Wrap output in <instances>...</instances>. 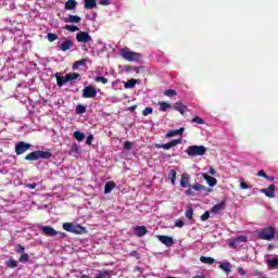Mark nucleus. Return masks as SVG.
<instances>
[{"instance_id":"obj_5","label":"nucleus","mask_w":278,"mask_h":278,"mask_svg":"<svg viewBox=\"0 0 278 278\" xmlns=\"http://www.w3.org/2000/svg\"><path fill=\"white\" fill-rule=\"evenodd\" d=\"M31 149V144L25 141H20L15 144V153L16 155H23V153H27Z\"/></svg>"},{"instance_id":"obj_24","label":"nucleus","mask_w":278,"mask_h":278,"mask_svg":"<svg viewBox=\"0 0 278 278\" xmlns=\"http://www.w3.org/2000/svg\"><path fill=\"white\" fill-rule=\"evenodd\" d=\"M65 84H68V78L66 76H56V85L62 88Z\"/></svg>"},{"instance_id":"obj_18","label":"nucleus","mask_w":278,"mask_h":278,"mask_svg":"<svg viewBox=\"0 0 278 278\" xmlns=\"http://www.w3.org/2000/svg\"><path fill=\"white\" fill-rule=\"evenodd\" d=\"M25 160L27 162H36L37 160H39V152L38 151L30 152L25 156Z\"/></svg>"},{"instance_id":"obj_11","label":"nucleus","mask_w":278,"mask_h":278,"mask_svg":"<svg viewBox=\"0 0 278 278\" xmlns=\"http://www.w3.org/2000/svg\"><path fill=\"white\" fill-rule=\"evenodd\" d=\"M75 47V41L73 40H64L60 46L59 49L63 52L71 51Z\"/></svg>"},{"instance_id":"obj_55","label":"nucleus","mask_w":278,"mask_h":278,"mask_svg":"<svg viewBox=\"0 0 278 278\" xmlns=\"http://www.w3.org/2000/svg\"><path fill=\"white\" fill-rule=\"evenodd\" d=\"M257 177H263V179L268 178V175H266V172L264 169H261L257 172Z\"/></svg>"},{"instance_id":"obj_34","label":"nucleus","mask_w":278,"mask_h":278,"mask_svg":"<svg viewBox=\"0 0 278 278\" xmlns=\"http://www.w3.org/2000/svg\"><path fill=\"white\" fill-rule=\"evenodd\" d=\"M267 266H269V268H277V266H278V258H269V260H267Z\"/></svg>"},{"instance_id":"obj_52","label":"nucleus","mask_w":278,"mask_h":278,"mask_svg":"<svg viewBox=\"0 0 278 278\" xmlns=\"http://www.w3.org/2000/svg\"><path fill=\"white\" fill-rule=\"evenodd\" d=\"M15 251L16 253H23L25 251V247H23L21 243H17Z\"/></svg>"},{"instance_id":"obj_62","label":"nucleus","mask_w":278,"mask_h":278,"mask_svg":"<svg viewBox=\"0 0 278 278\" xmlns=\"http://www.w3.org/2000/svg\"><path fill=\"white\" fill-rule=\"evenodd\" d=\"M208 173H210V175H216V169H214L213 167H211V168L208 169Z\"/></svg>"},{"instance_id":"obj_30","label":"nucleus","mask_w":278,"mask_h":278,"mask_svg":"<svg viewBox=\"0 0 278 278\" xmlns=\"http://www.w3.org/2000/svg\"><path fill=\"white\" fill-rule=\"evenodd\" d=\"M75 8H77V1H75V0H67L65 2V10H74Z\"/></svg>"},{"instance_id":"obj_44","label":"nucleus","mask_w":278,"mask_h":278,"mask_svg":"<svg viewBox=\"0 0 278 278\" xmlns=\"http://www.w3.org/2000/svg\"><path fill=\"white\" fill-rule=\"evenodd\" d=\"M76 112H77L78 114H86V106H85V105H81V104L77 105V106H76Z\"/></svg>"},{"instance_id":"obj_25","label":"nucleus","mask_w":278,"mask_h":278,"mask_svg":"<svg viewBox=\"0 0 278 278\" xmlns=\"http://www.w3.org/2000/svg\"><path fill=\"white\" fill-rule=\"evenodd\" d=\"M219 268H220L222 270H224V273H226V275H229V273H231V263H229V262L222 263V264L219 265Z\"/></svg>"},{"instance_id":"obj_58","label":"nucleus","mask_w":278,"mask_h":278,"mask_svg":"<svg viewBox=\"0 0 278 278\" xmlns=\"http://www.w3.org/2000/svg\"><path fill=\"white\" fill-rule=\"evenodd\" d=\"M38 186V184L34 182V184H28L26 185V188H29V190H35V188Z\"/></svg>"},{"instance_id":"obj_57","label":"nucleus","mask_w":278,"mask_h":278,"mask_svg":"<svg viewBox=\"0 0 278 278\" xmlns=\"http://www.w3.org/2000/svg\"><path fill=\"white\" fill-rule=\"evenodd\" d=\"M130 257H136V260H140V253H138V251H131Z\"/></svg>"},{"instance_id":"obj_36","label":"nucleus","mask_w":278,"mask_h":278,"mask_svg":"<svg viewBox=\"0 0 278 278\" xmlns=\"http://www.w3.org/2000/svg\"><path fill=\"white\" fill-rule=\"evenodd\" d=\"M192 190H195V192H201V190H206L205 186L201 184H194L191 185Z\"/></svg>"},{"instance_id":"obj_13","label":"nucleus","mask_w":278,"mask_h":278,"mask_svg":"<svg viewBox=\"0 0 278 278\" xmlns=\"http://www.w3.org/2000/svg\"><path fill=\"white\" fill-rule=\"evenodd\" d=\"M173 109L176 111V112H179L182 116L186 114V111L188 110V105L181 103V102H176L174 105H173Z\"/></svg>"},{"instance_id":"obj_20","label":"nucleus","mask_w":278,"mask_h":278,"mask_svg":"<svg viewBox=\"0 0 278 278\" xmlns=\"http://www.w3.org/2000/svg\"><path fill=\"white\" fill-rule=\"evenodd\" d=\"M114 188H116V182L108 181L104 187V194H110Z\"/></svg>"},{"instance_id":"obj_3","label":"nucleus","mask_w":278,"mask_h":278,"mask_svg":"<svg viewBox=\"0 0 278 278\" xmlns=\"http://www.w3.org/2000/svg\"><path fill=\"white\" fill-rule=\"evenodd\" d=\"M63 229L64 231H68L70 233H76V236H81L86 233V227L75 225L73 223H64Z\"/></svg>"},{"instance_id":"obj_63","label":"nucleus","mask_w":278,"mask_h":278,"mask_svg":"<svg viewBox=\"0 0 278 278\" xmlns=\"http://www.w3.org/2000/svg\"><path fill=\"white\" fill-rule=\"evenodd\" d=\"M142 67H134V71H135V73H140V70H141Z\"/></svg>"},{"instance_id":"obj_46","label":"nucleus","mask_w":278,"mask_h":278,"mask_svg":"<svg viewBox=\"0 0 278 278\" xmlns=\"http://www.w3.org/2000/svg\"><path fill=\"white\" fill-rule=\"evenodd\" d=\"M131 147H134V143L131 141H125L124 142L125 151H130Z\"/></svg>"},{"instance_id":"obj_64","label":"nucleus","mask_w":278,"mask_h":278,"mask_svg":"<svg viewBox=\"0 0 278 278\" xmlns=\"http://www.w3.org/2000/svg\"><path fill=\"white\" fill-rule=\"evenodd\" d=\"M193 278H205V275H197Z\"/></svg>"},{"instance_id":"obj_8","label":"nucleus","mask_w":278,"mask_h":278,"mask_svg":"<svg viewBox=\"0 0 278 278\" xmlns=\"http://www.w3.org/2000/svg\"><path fill=\"white\" fill-rule=\"evenodd\" d=\"M177 144H181V139H174L167 143H156V149H165L166 151H169V149H173V147H177Z\"/></svg>"},{"instance_id":"obj_35","label":"nucleus","mask_w":278,"mask_h":278,"mask_svg":"<svg viewBox=\"0 0 278 278\" xmlns=\"http://www.w3.org/2000/svg\"><path fill=\"white\" fill-rule=\"evenodd\" d=\"M65 77H67V81H75V79L79 78V74L68 73L67 75H65Z\"/></svg>"},{"instance_id":"obj_32","label":"nucleus","mask_w":278,"mask_h":278,"mask_svg":"<svg viewBox=\"0 0 278 278\" xmlns=\"http://www.w3.org/2000/svg\"><path fill=\"white\" fill-rule=\"evenodd\" d=\"M200 262H202V264H214L216 262V260H214L213 257L210 256H201L200 257Z\"/></svg>"},{"instance_id":"obj_37","label":"nucleus","mask_w":278,"mask_h":278,"mask_svg":"<svg viewBox=\"0 0 278 278\" xmlns=\"http://www.w3.org/2000/svg\"><path fill=\"white\" fill-rule=\"evenodd\" d=\"M63 29H66V31H79V27H77L76 25H65L63 27Z\"/></svg>"},{"instance_id":"obj_42","label":"nucleus","mask_w":278,"mask_h":278,"mask_svg":"<svg viewBox=\"0 0 278 278\" xmlns=\"http://www.w3.org/2000/svg\"><path fill=\"white\" fill-rule=\"evenodd\" d=\"M47 38H48L49 42H55V40H58V35L53 34V33H49L47 35Z\"/></svg>"},{"instance_id":"obj_50","label":"nucleus","mask_w":278,"mask_h":278,"mask_svg":"<svg viewBox=\"0 0 278 278\" xmlns=\"http://www.w3.org/2000/svg\"><path fill=\"white\" fill-rule=\"evenodd\" d=\"M94 81H100L101 84H108V78L103 76L96 77Z\"/></svg>"},{"instance_id":"obj_29","label":"nucleus","mask_w":278,"mask_h":278,"mask_svg":"<svg viewBox=\"0 0 278 278\" xmlns=\"http://www.w3.org/2000/svg\"><path fill=\"white\" fill-rule=\"evenodd\" d=\"M5 266L8 268H17L18 267V262L15 261L14 258H9L7 262H5Z\"/></svg>"},{"instance_id":"obj_1","label":"nucleus","mask_w":278,"mask_h":278,"mask_svg":"<svg viewBox=\"0 0 278 278\" xmlns=\"http://www.w3.org/2000/svg\"><path fill=\"white\" fill-rule=\"evenodd\" d=\"M121 55L127 62H140L142 60V53L134 52L129 48H124L121 50Z\"/></svg>"},{"instance_id":"obj_47","label":"nucleus","mask_w":278,"mask_h":278,"mask_svg":"<svg viewBox=\"0 0 278 278\" xmlns=\"http://www.w3.org/2000/svg\"><path fill=\"white\" fill-rule=\"evenodd\" d=\"M105 277H110V271L104 270L101 271L98 276H96L94 278H105Z\"/></svg>"},{"instance_id":"obj_19","label":"nucleus","mask_w":278,"mask_h":278,"mask_svg":"<svg viewBox=\"0 0 278 278\" xmlns=\"http://www.w3.org/2000/svg\"><path fill=\"white\" fill-rule=\"evenodd\" d=\"M203 178L208 184V186L214 187L216 184H218V180L207 174H203Z\"/></svg>"},{"instance_id":"obj_6","label":"nucleus","mask_w":278,"mask_h":278,"mask_svg":"<svg viewBox=\"0 0 278 278\" xmlns=\"http://www.w3.org/2000/svg\"><path fill=\"white\" fill-rule=\"evenodd\" d=\"M76 41L86 45L88 42H92V36H90L88 31L81 30L76 34Z\"/></svg>"},{"instance_id":"obj_51","label":"nucleus","mask_w":278,"mask_h":278,"mask_svg":"<svg viewBox=\"0 0 278 278\" xmlns=\"http://www.w3.org/2000/svg\"><path fill=\"white\" fill-rule=\"evenodd\" d=\"M92 140H94V135H89L87 137V140H86V144H88L89 147L92 146Z\"/></svg>"},{"instance_id":"obj_28","label":"nucleus","mask_w":278,"mask_h":278,"mask_svg":"<svg viewBox=\"0 0 278 278\" xmlns=\"http://www.w3.org/2000/svg\"><path fill=\"white\" fill-rule=\"evenodd\" d=\"M86 64H88V60H86V59L76 61V62L73 64V71H77V68H79L80 66H86Z\"/></svg>"},{"instance_id":"obj_45","label":"nucleus","mask_w":278,"mask_h":278,"mask_svg":"<svg viewBox=\"0 0 278 278\" xmlns=\"http://www.w3.org/2000/svg\"><path fill=\"white\" fill-rule=\"evenodd\" d=\"M149 114H153V108H146L143 111H142V115L143 116H149Z\"/></svg>"},{"instance_id":"obj_15","label":"nucleus","mask_w":278,"mask_h":278,"mask_svg":"<svg viewBox=\"0 0 278 278\" xmlns=\"http://www.w3.org/2000/svg\"><path fill=\"white\" fill-rule=\"evenodd\" d=\"M64 23H81V17H79V15L68 14L64 17Z\"/></svg>"},{"instance_id":"obj_40","label":"nucleus","mask_w":278,"mask_h":278,"mask_svg":"<svg viewBox=\"0 0 278 278\" xmlns=\"http://www.w3.org/2000/svg\"><path fill=\"white\" fill-rule=\"evenodd\" d=\"M191 123H195L197 125H205V121L201 118L200 116H194L191 119Z\"/></svg>"},{"instance_id":"obj_23","label":"nucleus","mask_w":278,"mask_h":278,"mask_svg":"<svg viewBox=\"0 0 278 278\" xmlns=\"http://www.w3.org/2000/svg\"><path fill=\"white\" fill-rule=\"evenodd\" d=\"M97 8V0H85L86 10H94Z\"/></svg>"},{"instance_id":"obj_38","label":"nucleus","mask_w":278,"mask_h":278,"mask_svg":"<svg viewBox=\"0 0 278 278\" xmlns=\"http://www.w3.org/2000/svg\"><path fill=\"white\" fill-rule=\"evenodd\" d=\"M18 262H21V264H27V262H29V254L24 253L20 256Z\"/></svg>"},{"instance_id":"obj_60","label":"nucleus","mask_w":278,"mask_h":278,"mask_svg":"<svg viewBox=\"0 0 278 278\" xmlns=\"http://www.w3.org/2000/svg\"><path fill=\"white\" fill-rule=\"evenodd\" d=\"M100 5H110V0H99Z\"/></svg>"},{"instance_id":"obj_61","label":"nucleus","mask_w":278,"mask_h":278,"mask_svg":"<svg viewBox=\"0 0 278 278\" xmlns=\"http://www.w3.org/2000/svg\"><path fill=\"white\" fill-rule=\"evenodd\" d=\"M238 242H236V239L233 240V242L229 243V247H231L232 249H236L238 247Z\"/></svg>"},{"instance_id":"obj_54","label":"nucleus","mask_w":278,"mask_h":278,"mask_svg":"<svg viewBox=\"0 0 278 278\" xmlns=\"http://www.w3.org/2000/svg\"><path fill=\"white\" fill-rule=\"evenodd\" d=\"M240 188H241V190H249V188H251V186H249V184H247L245 181H241Z\"/></svg>"},{"instance_id":"obj_33","label":"nucleus","mask_w":278,"mask_h":278,"mask_svg":"<svg viewBox=\"0 0 278 278\" xmlns=\"http://www.w3.org/2000/svg\"><path fill=\"white\" fill-rule=\"evenodd\" d=\"M186 218L188 220H193L194 219V210L192 207H189L186 213H185Z\"/></svg>"},{"instance_id":"obj_53","label":"nucleus","mask_w":278,"mask_h":278,"mask_svg":"<svg viewBox=\"0 0 278 278\" xmlns=\"http://www.w3.org/2000/svg\"><path fill=\"white\" fill-rule=\"evenodd\" d=\"M210 218V211L204 212V214L201 216V220L205 223Z\"/></svg>"},{"instance_id":"obj_12","label":"nucleus","mask_w":278,"mask_h":278,"mask_svg":"<svg viewBox=\"0 0 278 278\" xmlns=\"http://www.w3.org/2000/svg\"><path fill=\"white\" fill-rule=\"evenodd\" d=\"M157 238L160 242H162V244H165V247H173V244H175V241L173 240V238L166 235H161Z\"/></svg>"},{"instance_id":"obj_4","label":"nucleus","mask_w":278,"mask_h":278,"mask_svg":"<svg viewBox=\"0 0 278 278\" xmlns=\"http://www.w3.org/2000/svg\"><path fill=\"white\" fill-rule=\"evenodd\" d=\"M207 148L205 146H190L187 148L186 153L191 157H197L201 155H205Z\"/></svg>"},{"instance_id":"obj_21","label":"nucleus","mask_w":278,"mask_h":278,"mask_svg":"<svg viewBox=\"0 0 278 278\" xmlns=\"http://www.w3.org/2000/svg\"><path fill=\"white\" fill-rule=\"evenodd\" d=\"M39 153V160H51L53 157V154L50 151H40L38 150Z\"/></svg>"},{"instance_id":"obj_48","label":"nucleus","mask_w":278,"mask_h":278,"mask_svg":"<svg viewBox=\"0 0 278 278\" xmlns=\"http://www.w3.org/2000/svg\"><path fill=\"white\" fill-rule=\"evenodd\" d=\"M71 151H72L73 153H79V146H78L77 143H73V144L71 146Z\"/></svg>"},{"instance_id":"obj_27","label":"nucleus","mask_w":278,"mask_h":278,"mask_svg":"<svg viewBox=\"0 0 278 278\" xmlns=\"http://www.w3.org/2000/svg\"><path fill=\"white\" fill-rule=\"evenodd\" d=\"M159 105H160L159 108L160 112H167L173 108V105H170L168 102H159Z\"/></svg>"},{"instance_id":"obj_41","label":"nucleus","mask_w":278,"mask_h":278,"mask_svg":"<svg viewBox=\"0 0 278 278\" xmlns=\"http://www.w3.org/2000/svg\"><path fill=\"white\" fill-rule=\"evenodd\" d=\"M165 97H177V91L175 89H167L164 91Z\"/></svg>"},{"instance_id":"obj_49","label":"nucleus","mask_w":278,"mask_h":278,"mask_svg":"<svg viewBox=\"0 0 278 278\" xmlns=\"http://www.w3.org/2000/svg\"><path fill=\"white\" fill-rule=\"evenodd\" d=\"M235 240L238 244H240V242H247V236H239Z\"/></svg>"},{"instance_id":"obj_56","label":"nucleus","mask_w":278,"mask_h":278,"mask_svg":"<svg viewBox=\"0 0 278 278\" xmlns=\"http://www.w3.org/2000/svg\"><path fill=\"white\" fill-rule=\"evenodd\" d=\"M184 225H186V224L181 219H177L175 223V227H178L179 229H181V227H184Z\"/></svg>"},{"instance_id":"obj_7","label":"nucleus","mask_w":278,"mask_h":278,"mask_svg":"<svg viewBox=\"0 0 278 278\" xmlns=\"http://www.w3.org/2000/svg\"><path fill=\"white\" fill-rule=\"evenodd\" d=\"M84 99H94L97 97V88L93 86H87L83 89Z\"/></svg>"},{"instance_id":"obj_43","label":"nucleus","mask_w":278,"mask_h":278,"mask_svg":"<svg viewBox=\"0 0 278 278\" xmlns=\"http://www.w3.org/2000/svg\"><path fill=\"white\" fill-rule=\"evenodd\" d=\"M185 193L188 195V197H197V192H194V189H192L191 185H189V189H187L185 191Z\"/></svg>"},{"instance_id":"obj_31","label":"nucleus","mask_w":278,"mask_h":278,"mask_svg":"<svg viewBox=\"0 0 278 278\" xmlns=\"http://www.w3.org/2000/svg\"><path fill=\"white\" fill-rule=\"evenodd\" d=\"M168 179L170 180L172 186H175V181L177 180V172L175 169L169 170Z\"/></svg>"},{"instance_id":"obj_59","label":"nucleus","mask_w":278,"mask_h":278,"mask_svg":"<svg viewBox=\"0 0 278 278\" xmlns=\"http://www.w3.org/2000/svg\"><path fill=\"white\" fill-rule=\"evenodd\" d=\"M238 273H239V275H241V277H244V275H247V271L242 267L238 268Z\"/></svg>"},{"instance_id":"obj_39","label":"nucleus","mask_w":278,"mask_h":278,"mask_svg":"<svg viewBox=\"0 0 278 278\" xmlns=\"http://www.w3.org/2000/svg\"><path fill=\"white\" fill-rule=\"evenodd\" d=\"M138 84V80L136 79H130L125 84V88H136V85Z\"/></svg>"},{"instance_id":"obj_14","label":"nucleus","mask_w":278,"mask_h":278,"mask_svg":"<svg viewBox=\"0 0 278 278\" xmlns=\"http://www.w3.org/2000/svg\"><path fill=\"white\" fill-rule=\"evenodd\" d=\"M226 205H227V204L225 203V201H222V202L215 204V205L211 208V212H212L213 214H218V212H223V210H225Z\"/></svg>"},{"instance_id":"obj_16","label":"nucleus","mask_w":278,"mask_h":278,"mask_svg":"<svg viewBox=\"0 0 278 278\" xmlns=\"http://www.w3.org/2000/svg\"><path fill=\"white\" fill-rule=\"evenodd\" d=\"M184 131H186V128L180 127L179 129L176 130H169L166 134V138H175V136H181V134H184Z\"/></svg>"},{"instance_id":"obj_22","label":"nucleus","mask_w":278,"mask_h":278,"mask_svg":"<svg viewBox=\"0 0 278 278\" xmlns=\"http://www.w3.org/2000/svg\"><path fill=\"white\" fill-rule=\"evenodd\" d=\"M190 182V177L186 174L181 175V180H180V186L181 188H188L190 187V185H188Z\"/></svg>"},{"instance_id":"obj_2","label":"nucleus","mask_w":278,"mask_h":278,"mask_svg":"<svg viewBox=\"0 0 278 278\" xmlns=\"http://www.w3.org/2000/svg\"><path fill=\"white\" fill-rule=\"evenodd\" d=\"M277 231L275 230V227L273 226H267L263 229L260 230V232L257 233V238L260 240H275V233Z\"/></svg>"},{"instance_id":"obj_17","label":"nucleus","mask_w":278,"mask_h":278,"mask_svg":"<svg viewBox=\"0 0 278 278\" xmlns=\"http://www.w3.org/2000/svg\"><path fill=\"white\" fill-rule=\"evenodd\" d=\"M147 227L146 226H137L135 228V236L138 238H142V236H147Z\"/></svg>"},{"instance_id":"obj_26","label":"nucleus","mask_w":278,"mask_h":278,"mask_svg":"<svg viewBox=\"0 0 278 278\" xmlns=\"http://www.w3.org/2000/svg\"><path fill=\"white\" fill-rule=\"evenodd\" d=\"M74 138L78 142H83V140H86V134H84V132H81L79 130H76V131H74Z\"/></svg>"},{"instance_id":"obj_10","label":"nucleus","mask_w":278,"mask_h":278,"mask_svg":"<svg viewBox=\"0 0 278 278\" xmlns=\"http://www.w3.org/2000/svg\"><path fill=\"white\" fill-rule=\"evenodd\" d=\"M40 230L45 236H49L50 238L58 236V230L53 229L51 226H40Z\"/></svg>"},{"instance_id":"obj_9","label":"nucleus","mask_w":278,"mask_h":278,"mask_svg":"<svg viewBox=\"0 0 278 278\" xmlns=\"http://www.w3.org/2000/svg\"><path fill=\"white\" fill-rule=\"evenodd\" d=\"M277 187L275 185H269L267 189H261L260 192L268 197V199H275V191Z\"/></svg>"}]
</instances>
